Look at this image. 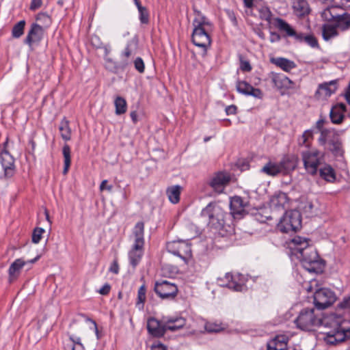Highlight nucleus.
<instances>
[{"mask_svg":"<svg viewBox=\"0 0 350 350\" xmlns=\"http://www.w3.org/2000/svg\"><path fill=\"white\" fill-rule=\"evenodd\" d=\"M70 148L68 144H65L62 149V153L64 159V167L63 174L65 175L68 173L71 163Z\"/></svg>","mask_w":350,"mask_h":350,"instance_id":"39","label":"nucleus"},{"mask_svg":"<svg viewBox=\"0 0 350 350\" xmlns=\"http://www.w3.org/2000/svg\"><path fill=\"white\" fill-rule=\"evenodd\" d=\"M133 234L135 237V243L144 245V223L143 221H138L135 224L133 230Z\"/></svg>","mask_w":350,"mask_h":350,"instance_id":"34","label":"nucleus"},{"mask_svg":"<svg viewBox=\"0 0 350 350\" xmlns=\"http://www.w3.org/2000/svg\"><path fill=\"white\" fill-rule=\"evenodd\" d=\"M134 65H135V69L138 72H139L140 73L144 72V62H143V60H142V59L141 57H137L135 60Z\"/></svg>","mask_w":350,"mask_h":350,"instance_id":"51","label":"nucleus"},{"mask_svg":"<svg viewBox=\"0 0 350 350\" xmlns=\"http://www.w3.org/2000/svg\"><path fill=\"white\" fill-rule=\"evenodd\" d=\"M324 122H325V120L323 119H320L316 122V128L319 131L320 135H321L323 131L334 130V129H323V126Z\"/></svg>","mask_w":350,"mask_h":350,"instance_id":"56","label":"nucleus"},{"mask_svg":"<svg viewBox=\"0 0 350 350\" xmlns=\"http://www.w3.org/2000/svg\"><path fill=\"white\" fill-rule=\"evenodd\" d=\"M182 187L180 185H173L166 189V194L169 200L173 204H177L180 201V196Z\"/></svg>","mask_w":350,"mask_h":350,"instance_id":"32","label":"nucleus"},{"mask_svg":"<svg viewBox=\"0 0 350 350\" xmlns=\"http://www.w3.org/2000/svg\"><path fill=\"white\" fill-rule=\"evenodd\" d=\"M237 110V106L231 105L226 107V113L228 116L236 114Z\"/></svg>","mask_w":350,"mask_h":350,"instance_id":"58","label":"nucleus"},{"mask_svg":"<svg viewBox=\"0 0 350 350\" xmlns=\"http://www.w3.org/2000/svg\"><path fill=\"white\" fill-rule=\"evenodd\" d=\"M319 154V151L316 149L307 150L301 152L304 167L312 175H314L317 172L320 164Z\"/></svg>","mask_w":350,"mask_h":350,"instance_id":"11","label":"nucleus"},{"mask_svg":"<svg viewBox=\"0 0 350 350\" xmlns=\"http://www.w3.org/2000/svg\"><path fill=\"white\" fill-rule=\"evenodd\" d=\"M301 216L299 211L290 210L285 211L284 216L280 219L279 228L284 232L297 231L301 228Z\"/></svg>","mask_w":350,"mask_h":350,"instance_id":"8","label":"nucleus"},{"mask_svg":"<svg viewBox=\"0 0 350 350\" xmlns=\"http://www.w3.org/2000/svg\"><path fill=\"white\" fill-rule=\"evenodd\" d=\"M246 203L244 202L243 198L240 196H234L230 200V214L231 219L241 218L245 213V207Z\"/></svg>","mask_w":350,"mask_h":350,"instance_id":"19","label":"nucleus"},{"mask_svg":"<svg viewBox=\"0 0 350 350\" xmlns=\"http://www.w3.org/2000/svg\"><path fill=\"white\" fill-rule=\"evenodd\" d=\"M36 20L39 21L44 28L49 27L52 23L51 16L46 12H40L36 16Z\"/></svg>","mask_w":350,"mask_h":350,"instance_id":"43","label":"nucleus"},{"mask_svg":"<svg viewBox=\"0 0 350 350\" xmlns=\"http://www.w3.org/2000/svg\"><path fill=\"white\" fill-rule=\"evenodd\" d=\"M133 44V41H131L127 44L124 51L122 53V60L116 63L115 68L116 69L124 70L129 64V58L133 53V50L132 49Z\"/></svg>","mask_w":350,"mask_h":350,"instance_id":"26","label":"nucleus"},{"mask_svg":"<svg viewBox=\"0 0 350 350\" xmlns=\"http://www.w3.org/2000/svg\"><path fill=\"white\" fill-rule=\"evenodd\" d=\"M44 28L37 23H33L24 40V42L31 46L33 44H38L43 38Z\"/></svg>","mask_w":350,"mask_h":350,"instance_id":"16","label":"nucleus"},{"mask_svg":"<svg viewBox=\"0 0 350 350\" xmlns=\"http://www.w3.org/2000/svg\"><path fill=\"white\" fill-rule=\"evenodd\" d=\"M293 9L294 14L299 17H304L310 12L309 5L306 0H293Z\"/></svg>","mask_w":350,"mask_h":350,"instance_id":"28","label":"nucleus"},{"mask_svg":"<svg viewBox=\"0 0 350 350\" xmlns=\"http://www.w3.org/2000/svg\"><path fill=\"white\" fill-rule=\"evenodd\" d=\"M147 330L153 337L160 338L166 332L165 323L163 322V317L161 321L154 317H150L147 321Z\"/></svg>","mask_w":350,"mask_h":350,"instance_id":"15","label":"nucleus"},{"mask_svg":"<svg viewBox=\"0 0 350 350\" xmlns=\"http://www.w3.org/2000/svg\"><path fill=\"white\" fill-rule=\"evenodd\" d=\"M320 176L327 182H334L336 179L334 170L329 165H325L319 170Z\"/></svg>","mask_w":350,"mask_h":350,"instance_id":"36","label":"nucleus"},{"mask_svg":"<svg viewBox=\"0 0 350 350\" xmlns=\"http://www.w3.org/2000/svg\"><path fill=\"white\" fill-rule=\"evenodd\" d=\"M205 329L207 332L213 333V332H219L224 329L221 323H217L213 322H208L205 324Z\"/></svg>","mask_w":350,"mask_h":350,"instance_id":"44","label":"nucleus"},{"mask_svg":"<svg viewBox=\"0 0 350 350\" xmlns=\"http://www.w3.org/2000/svg\"><path fill=\"white\" fill-rule=\"evenodd\" d=\"M272 62L285 72H290L296 68V64L290 59L284 57H278L272 59Z\"/></svg>","mask_w":350,"mask_h":350,"instance_id":"31","label":"nucleus"},{"mask_svg":"<svg viewBox=\"0 0 350 350\" xmlns=\"http://www.w3.org/2000/svg\"><path fill=\"white\" fill-rule=\"evenodd\" d=\"M114 105L116 107V114L121 115L126 111L127 105L126 101L124 98L117 96L114 100Z\"/></svg>","mask_w":350,"mask_h":350,"instance_id":"40","label":"nucleus"},{"mask_svg":"<svg viewBox=\"0 0 350 350\" xmlns=\"http://www.w3.org/2000/svg\"><path fill=\"white\" fill-rule=\"evenodd\" d=\"M166 331H177L183 328L186 324L185 319L181 317H163Z\"/></svg>","mask_w":350,"mask_h":350,"instance_id":"22","label":"nucleus"},{"mask_svg":"<svg viewBox=\"0 0 350 350\" xmlns=\"http://www.w3.org/2000/svg\"><path fill=\"white\" fill-rule=\"evenodd\" d=\"M334 18L337 28L342 31H346L350 28V18L339 15L334 17Z\"/></svg>","mask_w":350,"mask_h":350,"instance_id":"41","label":"nucleus"},{"mask_svg":"<svg viewBox=\"0 0 350 350\" xmlns=\"http://www.w3.org/2000/svg\"><path fill=\"white\" fill-rule=\"evenodd\" d=\"M294 322L301 330L312 331L319 325L320 312L314 308H304L299 312Z\"/></svg>","mask_w":350,"mask_h":350,"instance_id":"6","label":"nucleus"},{"mask_svg":"<svg viewBox=\"0 0 350 350\" xmlns=\"http://www.w3.org/2000/svg\"><path fill=\"white\" fill-rule=\"evenodd\" d=\"M273 85L283 94L287 90L295 88V83L282 74L271 72L270 75Z\"/></svg>","mask_w":350,"mask_h":350,"instance_id":"14","label":"nucleus"},{"mask_svg":"<svg viewBox=\"0 0 350 350\" xmlns=\"http://www.w3.org/2000/svg\"><path fill=\"white\" fill-rule=\"evenodd\" d=\"M287 347V338L278 336L267 344V350H284Z\"/></svg>","mask_w":350,"mask_h":350,"instance_id":"29","label":"nucleus"},{"mask_svg":"<svg viewBox=\"0 0 350 350\" xmlns=\"http://www.w3.org/2000/svg\"><path fill=\"white\" fill-rule=\"evenodd\" d=\"M269 39L271 42H275L281 40V36L276 32H271Z\"/></svg>","mask_w":350,"mask_h":350,"instance_id":"61","label":"nucleus"},{"mask_svg":"<svg viewBox=\"0 0 350 350\" xmlns=\"http://www.w3.org/2000/svg\"><path fill=\"white\" fill-rule=\"evenodd\" d=\"M318 143L323 146L325 150L330 152L334 157L344 159L345 150L342 141L337 131H323L318 139Z\"/></svg>","mask_w":350,"mask_h":350,"instance_id":"5","label":"nucleus"},{"mask_svg":"<svg viewBox=\"0 0 350 350\" xmlns=\"http://www.w3.org/2000/svg\"><path fill=\"white\" fill-rule=\"evenodd\" d=\"M345 99L348 104L350 105V82L346 90V92L345 94Z\"/></svg>","mask_w":350,"mask_h":350,"instance_id":"63","label":"nucleus"},{"mask_svg":"<svg viewBox=\"0 0 350 350\" xmlns=\"http://www.w3.org/2000/svg\"><path fill=\"white\" fill-rule=\"evenodd\" d=\"M193 26L192 42L196 46L202 48L204 52L206 53L211 44V38L209 33L212 30V24L200 12H196L193 21Z\"/></svg>","mask_w":350,"mask_h":350,"instance_id":"3","label":"nucleus"},{"mask_svg":"<svg viewBox=\"0 0 350 350\" xmlns=\"http://www.w3.org/2000/svg\"><path fill=\"white\" fill-rule=\"evenodd\" d=\"M299 159L295 154H286L278 163L282 174H286L293 171L298 163Z\"/></svg>","mask_w":350,"mask_h":350,"instance_id":"21","label":"nucleus"},{"mask_svg":"<svg viewBox=\"0 0 350 350\" xmlns=\"http://www.w3.org/2000/svg\"><path fill=\"white\" fill-rule=\"evenodd\" d=\"M337 80H333L328 83H324L319 85L316 94L322 95L325 97H329L336 91Z\"/></svg>","mask_w":350,"mask_h":350,"instance_id":"27","label":"nucleus"},{"mask_svg":"<svg viewBox=\"0 0 350 350\" xmlns=\"http://www.w3.org/2000/svg\"><path fill=\"white\" fill-rule=\"evenodd\" d=\"M154 290L157 295L163 299H173L178 291L177 286L167 280L156 282Z\"/></svg>","mask_w":350,"mask_h":350,"instance_id":"13","label":"nucleus"},{"mask_svg":"<svg viewBox=\"0 0 350 350\" xmlns=\"http://www.w3.org/2000/svg\"><path fill=\"white\" fill-rule=\"evenodd\" d=\"M201 215L208 219V226L217 230L224 229L230 226L232 222L231 215L225 212L221 207L215 203H209L202 209Z\"/></svg>","mask_w":350,"mask_h":350,"instance_id":"4","label":"nucleus"},{"mask_svg":"<svg viewBox=\"0 0 350 350\" xmlns=\"http://www.w3.org/2000/svg\"><path fill=\"white\" fill-rule=\"evenodd\" d=\"M44 230L42 228H36L32 233L31 240L33 243H38L41 239Z\"/></svg>","mask_w":350,"mask_h":350,"instance_id":"48","label":"nucleus"},{"mask_svg":"<svg viewBox=\"0 0 350 350\" xmlns=\"http://www.w3.org/2000/svg\"><path fill=\"white\" fill-rule=\"evenodd\" d=\"M240 69L243 72H250L252 70V66L248 61L241 60Z\"/></svg>","mask_w":350,"mask_h":350,"instance_id":"53","label":"nucleus"},{"mask_svg":"<svg viewBox=\"0 0 350 350\" xmlns=\"http://www.w3.org/2000/svg\"><path fill=\"white\" fill-rule=\"evenodd\" d=\"M8 137L5 142L0 146V163L3 170V175L1 178L9 179L12 178L16 173L14 159L8 150Z\"/></svg>","mask_w":350,"mask_h":350,"instance_id":"7","label":"nucleus"},{"mask_svg":"<svg viewBox=\"0 0 350 350\" xmlns=\"http://www.w3.org/2000/svg\"><path fill=\"white\" fill-rule=\"evenodd\" d=\"M152 350H167V348L165 346H164L162 343L160 342H155L153 344L151 347Z\"/></svg>","mask_w":350,"mask_h":350,"instance_id":"60","label":"nucleus"},{"mask_svg":"<svg viewBox=\"0 0 350 350\" xmlns=\"http://www.w3.org/2000/svg\"><path fill=\"white\" fill-rule=\"evenodd\" d=\"M25 26V21L24 20L20 21L15 24L12 31V37L15 38H20L24 33Z\"/></svg>","mask_w":350,"mask_h":350,"instance_id":"42","label":"nucleus"},{"mask_svg":"<svg viewBox=\"0 0 350 350\" xmlns=\"http://www.w3.org/2000/svg\"><path fill=\"white\" fill-rule=\"evenodd\" d=\"M288 247L291 254L299 259L305 269L314 273L323 271V260L320 258L317 250L309 245L306 239L295 237L289 242Z\"/></svg>","mask_w":350,"mask_h":350,"instance_id":"1","label":"nucleus"},{"mask_svg":"<svg viewBox=\"0 0 350 350\" xmlns=\"http://www.w3.org/2000/svg\"><path fill=\"white\" fill-rule=\"evenodd\" d=\"M144 244L133 243L129 253L130 263L135 268L141 260L144 252Z\"/></svg>","mask_w":350,"mask_h":350,"instance_id":"25","label":"nucleus"},{"mask_svg":"<svg viewBox=\"0 0 350 350\" xmlns=\"http://www.w3.org/2000/svg\"><path fill=\"white\" fill-rule=\"evenodd\" d=\"M288 196L285 193L280 192L275 195L271 200V206L275 209H284L288 202Z\"/></svg>","mask_w":350,"mask_h":350,"instance_id":"30","label":"nucleus"},{"mask_svg":"<svg viewBox=\"0 0 350 350\" xmlns=\"http://www.w3.org/2000/svg\"><path fill=\"white\" fill-rule=\"evenodd\" d=\"M274 25L280 32L284 33V36L293 37L296 40L299 33L282 18H275L274 19Z\"/></svg>","mask_w":350,"mask_h":350,"instance_id":"23","label":"nucleus"},{"mask_svg":"<svg viewBox=\"0 0 350 350\" xmlns=\"http://www.w3.org/2000/svg\"><path fill=\"white\" fill-rule=\"evenodd\" d=\"M337 27L335 25L325 24L322 27V36L325 40H329L338 35Z\"/></svg>","mask_w":350,"mask_h":350,"instance_id":"35","label":"nucleus"},{"mask_svg":"<svg viewBox=\"0 0 350 350\" xmlns=\"http://www.w3.org/2000/svg\"><path fill=\"white\" fill-rule=\"evenodd\" d=\"M347 110L344 103H338L332 107L329 113L331 121L334 124H341L345 118V112Z\"/></svg>","mask_w":350,"mask_h":350,"instance_id":"24","label":"nucleus"},{"mask_svg":"<svg viewBox=\"0 0 350 350\" xmlns=\"http://www.w3.org/2000/svg\"><path fill=\"white\" fill-rule=\"evenodd\" d=\"M338 306L341 308H350V296L345 297L343 300L338 304Z\"/></svg>","mask_w":350,"mask_h":350,"instance_id":"57","label":"nucleus"},{"mask_svg":"<svg viewBox=\"0 0 350 350\" xmlns=\"http://www.w3.org/2000/svg\"><path fill=\"white\" fill-rule=\"evenodd\" d=\"M111 291V285L105 283L102 288L97 291V292L102 295H107Z\"/></svg>","mask_w":350,"mask_h":350,"instance_id":"54","label":"nucleus"},{"mask_svg":"<svg viewBox=\"0 0 350 350\" xmlns=\"http://www.w3.org/2000/svg\"><path fill=\"white\" fill-rule=\"evenodd\" d=\"M139 13V21L142 24H148L149 23V12L146 7L142 5L137 8Z\"/></svg>","mask_w":350,"mask_h":350,"instance_id":"45","label":"nucleus"},{"mask_svg":"<svg viewBox=\"0 0 350 350\" xmlns=\"http://www.w3.org/2000/svg\"><path fill=\"white\" fill-rule=\"evenodd\" d=\"M42 4V0H31L29 8L31 10H36L40 8Z\"/></svg>","mask_w":350,"mask_h":350,"instance_id":"55","label":"nucleus"},{"mask_svg":"<svg viewBox=\"0 0 350 350\" xmlns=\"http://www.w3.org/2000/svg\"><path fill=\"white\" fill-rule=\"evenodd\" d=\"M167 250L180 257L186 263L191 258V244L183 240L168 242L166 245Z\"/></svg>","mask_w":350,"mask_h":350,"instance_id":"9","label":"nucleus"},{"mask_svg":"<svg viewBox=\"0 0 350 350\" xmlns=\"http://www.w3.org/2000/svg\"><path fill=\"white\" fill-rule=\"evenodd\" d=\"M341 319L340 317L332 314L322 317L320 312V322L319 327L325 329H330L329 331H324L325 335V341L329 345H336L350 338V329H343L340 326Z\"/></svg>","mask_w":350,"mask_h":350,"instance_id":"2","label":"nucleus"},{"mask_svg":"<svg viewBox=\"0 0 350 350\" xmlns=\"http://www.w3.org/2000/svg\"><path fill=\"white\" fill-rule=\"evenodd\" d=\"M336 300V296L332 291L327 288L317 290L314 294V304L319 310L331 306Z\"/></svg>","mask_w":350,"mask_h":350,"instance_id":"10","label":"nucleus"},{"mask_svg":"<svg viewBox=\"0 0 350 350\" xmlns=\"http://www.w3.org/2000/svg\"><path fill=\"white\" fill-rule=\"evenodd\" d=\"M231 175L226 172H217L210 178L208 185L217 193H222L231 180Z\"/></svg>","mask_w":350,"mask_h":350,"instance_id":"12","label":"nucleus"},{"mask_svg":"<svg viewBox=\"0 0 350 350\" xmlns=\"http://www.w3.org/2000/svg\"><path fill=\"white\" fill-rule=\"evenodd\" d=\"M312 137V130H306L304 132V133L299 137L298 144L299 146H306V147L309 146L308 144V140L310 138Z\"/></svg>","mask_w":350,"mask_h":350,"instance_id":"46","label":"nucleus"},{"mask_svg":"<svg viewBox=\"0 0 350 350\" xmlns=\"http://www.w3.org/2000/svg\"><path fill=\"white\" fill-rule=\"evenodd\" d=\"M259 16L262 20L270 21L272 16L271 12L267 7H262L259 9Z\"/></svg>","mask_w":350,"mask_h":350,"instance_id":"49","label":"nucleus"},{"mask_svg":"<svg viewBox=\"0 0 350 350\" xmlns=\"http://www.w3.org/2000/svg\"><path fill=\"white\" fill-rule=\"evenodd\" d=\"M72 350H85V348L81 342H78L72 345Z\"/></svg>","mask_w":350,"mask_h":350,"instance_id":"64","label":"nucleus"},{"mask_svg":"<svg viewBox=\"0 0 350 350\" xmlns=\"http://www.w3.org/2000/svg\"><path fill=\"white\" fill-rule=\"evenodd\" d=\"M107 180H104L101 182V184L100 185V191H103L104 189H107L109 191H111L112 190V185H107Z\"/></svg>","mask_w":350,"mask_h":350,"instance_id":"62","label":"nucleus"},{"mask_svg":"<svg viewBox=\"0 0 350 350\" xmlns=\"http://www.w3.org/2000/svg\"><path fill=\"white\" fill-rule=\"evenodd\" d=\"M109 271L114 274H118L119 273V265L118 262V259L116 258L113 260L112 263L111 264Z\"/></svg>","mask_w":350,"mask_h":350,"instance_id":"52","label":"nucleus"},{"mask_svg":"<svg viewBox=\"0 0 350 350\" xmlns=\"http://www.w3.org/2000/svg\"><path fill=\"white\" fill-rule=\"evenodd\" d=\"M301 208L303 209L304 212L306 214H308V216H310L313 213V203L310 201H305L301 202Z\"/></svg>","mask_w":350,"mask_h":350,"instance_id":"50","label":"nucleus"},{"mask_svg":"<svg viewBox=\"0 0 350 350\" xmlns=\"http://www.w3.org/2000/svg\"><path fill=\"white\" fill-rule=\"evenodd\" d=\"M217 282L221 286L228 287L234 291L241 292L245 288V286L236 280V277L230 273H226L223 278H219Z\"/></svg>","mask_w":350,"mask_h":350,"instance_id":"20","label":"nucleus"},{"mask_svg":"<svg viewBox=\"0 0 350 350\" xmlns=\"http://www.w3.org/2000/svg\"><path fill=\"white\" fill-rule=\"evenodd\" d=\"M226 13L228 14V18L232 21V23L234 25H237V18L235 16V14H234V12L232 11V10H226Z\"/></svg>","mask_w":350,"mask_h":350,"instance_id":"59","label":"nucleus"},{"mask_svg":"<svg viewBox=\"0 0 350 350\" xmlns=\"http://www.w3.org/2000/svg\"><path fill=\"white\" fill-rule=\"evenodd\" d=\"M146 288L144 284L142 285L137 292V301L136 304L138 306L139 304H142V306H144V304L146 301Z\"/></svg>","mask_w":350,"mask_h":350,"instance_id":"47","label":"nucleus"},{"mask_svg":"<svg viewBox=\"0 0 350 350\" xmlns=\"http://www.w3.org/2000/svg\"><path fill=\"white\" fill-rule=\"evenodd\" d=\"M59 130L61 137L65 141H68L71 138V130L69 126V122L65 118L60 122Z\"/></svg>","mask_w":350,"mask_h":350,"instance_id":"38","label":"nucleus"},{"mask_svg":"<svg viewBox=\"0 0 350 350\" xmlns=\"http://www.w3.org/2000/svg\"><path fill=\"white\" fill-rule=\"evenodd\" d=\"M40 258V256H37L33 259L25 261L22 258L15 260L10 266L8 269L9 282H12L16 280L20 275L21 270L27 263L33 264Z\"/></svg>","mask_w":350,"mask_h":350,"instance_id":"17","label":"nucleus"},{"mask_svg":"<svg viewBox=\"0 0 350 350\" xmlns=\"http://www.w3.org/2000/svg\"><path fill=\"white\" fill-rule=\"evenodd\" d=\"M236 88L237 92L241 94L252 96L257 98H261L262 97V92L260 89L254 88L245 81H237Z\"/></svg>","mask_w":350,"mask_h":350,"instance_id":"18","label":"nucleus"},{"mask_svg":"<svg viewBox=\"0 0 350 350\" xmlns=\"http://www.w3.org/2000/svg\"><path fill=\"white\" fill-rule=\"evenodd\" d=\"M261 172L268 176H275L282 174L278 163L269 161L261 169Z\"/></svg>","mask_w":350,"mask_h":350,"instance_id":"33","label":"nucleus"},{"mask_svg":"<svg viewBox=\"0 0 350 350\" xmlns=\"http://www.w3.org/2000/svg\"><path fill=\"white\" fill-rule=\"evenodd\" d=\"M295 40L299 42H306L308 45L312 48L319 47L318 41L313 35H305L303 33H299Z\"/></svg>","mask_w":350,"mask_h":350,"instance_id":"37","label":"nucleus"}]
</instances>
